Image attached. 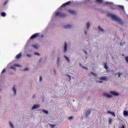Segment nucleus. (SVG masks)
<instances>
[{
	"label": "nucleus",
	"instance_id": "f257e3e1",
	"mask_svg": "<svg viewBox=\"0 0 128 128\" xmlns=\"http://www.w3.org/2000/svg\"><path fill=\"white\" fill-rule=\"evenodd\" d=\"M108 16L109 18H110L113 20H115V22H118L120 24H124V22L122 21V19L120 17H118L115 14H108Z\"/></svg>",
	"mask_w": 128,
	"mask_h": 128
},
{
	"label": "nucleus",
	"instance_id": "f03ea898",
	"mask_svg": "<svg viewBox=\"0 0 128 128\" xmlns=\"http://www.w3.org/2000/svg\"><path fill=\"white\" fill-rule=\"evenodd\" d=\"M55 16H59L60 18H64L66 16V14L64 13H62L60 12H56Z\"/></svg>",
	"mask_w": 128,
	"mask_h": 128
},
{
	"label": "nucleus",
	"instance_id": "7ed1b4c3",
	"mask_svg": "<svg viewBox=\"0 0 128 128\" xmlns=\"http://www.w3.org/2000/svg\"><path fill=\"white\" fill-rule=\"evenodd\" d=\"M112 2H106L105 4H112L111 6L112 10H118V6L112 4Z\"/></svg>",
	"mask_w": 128,
	"mask_h": 128
},
{
	"label": "nucleus",
	"instance_id": "20e7f679",
	"mask_svg": "<svg viewBox=\"0 0 128 128\" xmlns=\"http://www.w3.org/2000/svg\"><path fill=\"white\" fill-rule=\"evenodd\" d=\"M40 36V33H36L32 35L30 38V40H34V38H38Z\"/></svg>",
	"mask_w": 128,
	"mask_h": 128
},
{
	"label": "nucleus",
	"instance_id": "39448f33",
	"mask_svg": "<svg viewBox=\"0 0 128 128\" xmlns=\"http://www.w3.org/2000/svg\"><path fill=\"white\" fill-rule=\"evenodd\" d=\"M91 112H92V110H86L84 114V116H86V118H88V116H90V114Z\"/></svg>",
	"mask_w": 128,
	"mask_h": 128
},
{
	"label": "nucleus",
	"instance_id": "423d86ee",
	"mask_svg": "<svg viewBox=\"0 0 128 128\" xmlns=\"http://www.w3.org/2000/svg\"><path fill=\"white\" fill-rule=\"evenodd\" d=\"M103 96L105 98H112V95L111 94H110L106 92H104L103 94Z\"/></svg>",
	"mask_w": 128,
	"mask_h": 128
},
{
	"label": "nucleus",
	"instance_id": "0eeeda50",
	"mask_svg": "<svg viewBox=\"0 0 128 128\" xmlns=\"http://www.w3.org/2000/svg\"><path fill=\"white\" fill-rule=\"evenodd\" d=\"M71 4H72V1L68 2L66 3L63 4L62 5L61 8H64V6H70Z\"/></svg>",
	"mask_w": 128,
	"mask_h": 128
},
{
	"label": "nucleus",
	"instance_id": "6e6552de",
	"mask_svg": "<svg viewBox=\"0 0 128 128\" xmlns=\"http://www.w3.org/2000/svg\"><path fill=\"white\" fill-rule=\"evenodd\" d=\"M68 14H72V15L76 14V10H72V9H69L68 10Z\"/></svg>",
	"mask_w": 128,
	"mask_h": 128
},
{
	"label": "nucleus",
	"instance_id": "1a4fd4ad",
	"mask_svg": "<svg viewBox=\"0 0 128 128\" xmlns=\"http://www.w3.org/2000/svg\"><path fill=\"white\" fill-rule=\"evenodd\" d=\"M110 94L112 96H120V94H118V92H114V91H111L110 92Z\"/></svg>",
	"mask_w": 128,
	"mask_h": 128
},
{
	"label": "nucleus",
	"instance_id": "9d476101",
	"mask_svg": "<svg viewBox=\"0 0 128 128\" xmlns=\"http://www.w3.org/2000/svg\"><path fill=\"white\" fill-rule=\"evenodd\" d=\"M100 80H104L105 82H106L107 80H108V77H106V76H104L100 78Z\"/></svg>",
	"mask_w": 128,
	"mask_h": 128
},
{
	"label": "nucleus",
	"instance_id": "9b49d317",
	"mask_svg": "<svg viewBox=\"0 0 128 128\" xmlns=\"http://www.w3.org/2000/svg\"><path fill=\"white\" fill-rule=\"evenodd\" d=\"M22 53H19L16 56V60H20V58H22Z\"/></svg>",
	"mask_w": 128,
	"mask_h": 128
},
{
	"label": "nucleus",
	"instance_id": "f8f14e48",
	"mask_svg": "<svg viewBox=\"0 0 128 128\" xmlns=\"http://www.w3.org/2000/svg\"><path fill=\"white\" fill-rule=\"evenodd\" d=\"M63 28H72V26L70 24H68V25L64 26Z\"/></svg>",
	"mask_w": 128,
	"mask_h": 128
},
{
	"label": "nucleus",
	"instance_id": "ddd939ff",
	"mask_svg": "<svg viewBox=\"0 0 128 128\" xmlns=\"http://www.w3.org/2000/svg\"><path fill=\"white\" fill-rule=\"evenodd\" d=\"M68 50V44L66 42L64 43V52H66Z\"/></svg>",
	"mask_w": 128,
	"mask_h": 128
},
{
	"label": "nucleus",
	"instance_id": "4468645a",
	"mask_svg": "<svg viewBox=\"0 0 128 128\" xmlns=\"http://www.w3.org/2000/svg\"><path fill=\"white\" fill-rule=\"evenodd\" d=\"M118 6V8L119 10H124V6L118 5V6Z\"/></svg>",
	"mask_w": 128,
	"mask_h": 128
},
{
	"label": "nucleus",
	"instance_id": "2eb2a0df",
	"mask_svg": "<svg viewBox=\"0 0 128 128\" xmlns=\"http://www.w3.org/2000/svg\"><path fill=\"white\" fill-rule=\"evenodd\" d=\"M40 108V105L38 104H34L32 108V110H36V108Z\"/></svg>",
	"mask_w": 128,
	"mask_h": 128
},
{
	"label": "nucleus",
	"instance_id": "dca6fc26",
	"mask_svg": "<svg viewBox=\"0 0 128 128\" xmlns=\"http://www.w3.org/2000/svg\"><path fill=\"white\" fill-rule=\"evenodd\" d=\"M92 76H95V78H96V76H98V74L94 73L93 72H90V74H88V76H92Z\"/></svg>",
	"mask_w": 128,
	"mask_h": 128
},
{
	"label": "nucleus",
	"instance_id": "f3484780",
	"mask_svg": "<svg viewBox=\"0 0 128 128\" xmlns=\"http://www.w3.org/2000/svg\"><path fill=\"white\" fill-rule=\"evenodd\" d=\"M12 90L14 92V94H16V86H14L12 88Z\"/></svg>",
	"mask_w": 128,
	"mask_h": 128
},
{
	"label": "nucleus",
	"instance_id": "a211bd4d",
	"mask_svg": "<svg viewBox=\"0 0 128 128\" xmlns=\"http://www.w3.org/2000/svg\"><path fill=\"white\" fill-rule=\"evenodd\" d=\"M104 68L105 70H108V64L107 63H104Z\"/></svg>",
	"mask_w": 128,
	"mask_h": 128
},
{
	"label": "nucleus",
	"instance_id": "6ab92c4d",
	"mask_svg": "<svg viewBox=\"0 0 128 128\" xmlns=\"http://www.w3.org/2000/svg\"><path fill=\"white\" fill-rule=\"evenodd\" d=\"M96 2L98 4H102V0H96Z\"/></svg>",
	"mask_w": 128,
	"mask_h": 128
},
{
	"label": "nucleus",
	"instance_id": "aec40b11",
	"mask_svg": "<svg viewBox=\"0 0 128 128\" xmlns=\"http://www.w3.org/2000/svg\"><path fill=\"white\" fill-rule=\"evenodd\" d=\"M98 30H100V32H104V29L100 28V26H98Z\"/></svg>",
	"mask_w": 128,
	"mask_h": 128
},
{
	"label": "nucleus",
	"instance_id": "412c9836",
	"mask_svg": "<svg viewBox=\"0 0 128 128\" xmlns=\"http://www.w3.org/2000/svg\"><path fill=\"white\" fill-rule=\"evenodd\" d=\"M42 112H44V114H48V112L44 110H42Z\"/></svg>",
	"mask_w": 128,
	"mask_h": 128
},
{
	"label": "nucleus",
	"instance_id": "4be33fe9",
	"mask_svg": "<svg viewBox=\"0 0 128 128\" xmlns=\"http://www.w3.org/2000/svg\"><path fill=\"white\" fill-rule=\"evenodd\" d=\"M124 116H128V112L126 110L124 111Z\"/></svg>",
	"mask_w": 128,
	"mask_h": 128
},
{
	"label": "nucleus",
	"instance_id": "5701e85b",
	"mask_svg": "<svg viewBox=\"0 0 128 128\" xmlns=\"http://www.w3.org/2000/svg\"><path fill=\"white\" fill-rule=\"evenodd\" d=\"M86 26H87L86 28L87 30H88V28H90V22H88L86 24Z\"/></svg>",
	"mask_w": 128,
	"mask_h": 128
},
{
	"label": "nucleus",
	"instance_id": "b1692460",
	"mask_svg": "<svg viewBox=\"0 0 128 128\" xmlns=\"http://www.w3.org/2000/svg\"><path fill=\"white\" fill-rule=\"evenodd\" d=\"M1 16H4V17L6 16V12H2L1 13Z\"/></svg>",
	"mask_w": 128,
	"mask_h": 128
},
{
	"label": "nucleus",
	"instance_id": "393cba45",
	"mask_svg": "<svg viewBox=\"0 0 128 128\" xmlns=\"http://www.w3.org/2000/svg\"><path fill=\"white\" fill-rule=\"evenodd\" d=\"M9 124H10V128H14V124H12V123L11 122H10Z\"/></svg>",
	"mask_w": 128,
	"mask_h": 128
},
{
	"label": "nucleus",
	"instance_id": "a878e982",
	"mask_svg": "<svg viewBox=\"0 0 128 128\" xmlns=\"http://www.w3.org/2000/svg\"><path fill=\"white\" fill-rule=\"evenodd\" d=\"M10 68L11 70H16V66H12L10 67Z\"/></svg>",
	"mask_w": 128,
	"mask_h": 128
},
{
	"label": "nucleus",
	"instance_id": "bb28decb",
	"mask_svg": "<svg viewBox=\"0 0 128 128\" xmlns=\"http://www.w3.org/2000/svg\"><path fill=\"white\" fill-rule=\"evenodd\" d=\"M68 120H74V117L72 116H71L69 117Z\"/></svg>",
	"mask_w": 128,
	"mask_h": 128
},
{
	"label": "nucleus",
	"instance_id": "cd10ccee",
	"mask_svg": "<svg viewBox=\"0 0 128 128\" xmlns=\"http://www.w3.org/2000/svg\"><path fill=\"white\" fill-rule=\"evenodd\" d=\"M32 46H34V48H38V45H33Z\"/></svg>",
	"mask_w": 128,
	"mask_h": 128
},
{
	"label": "nucleus",
	"instance_id": "c85d7f7f",
	"mask_svg": "<svg viewBox=\"0 0 128 128\" xmlns=\"http://www.w3.org/2000/svg\"><path fill=\"white\" fill-rule=\"evenodd\" d=\"M118 78H120V76H122V74L120 72H118Z\"/></svg>",
	"mask_w": 128,
	"mask_h": 128
},
{
	"label": "nucleus",
	"instance_id": "c756f323",
	"mask_svg": "<svg viewBox=\"0 0 128 128\" xmlns=\"http://www.w3.org/2000/svg\"><path fill=\"white\" fill-rule=\"evenodd\" d=\"M34 54H35V56H40V53L38 52H34Z\"/></svg>",
	"mask_w": 128,
	"mask_h": 128
},
{
	"label": "nucleus",
	"instance_id": "7c9ffc66",
	"mask_svg": "<svg viewBox=\"0 0 128 128\" xmlns=\"http://www.w3.org/2000/svg\"><path fill=\"white\" fill-rule=\"evenodd\" d=\"M112 119L111 118H110L108 121L109 124H112Z\"/></svg>",
	"mask_w": 128,
	"mask_h": 128
},
{
	"label": "nucleus",
	"instance_id": "2f4dec72",
	"mask_svg": "<svg viewBox=\"0 0 128 128\" xmlns=\"http://www.w3.org/2000/svg\"><path fill=\"white\" fill-rule=\"evenodd\" d=\"M110 114H112L114 116H116V114H114V112H111Z\"/></svg>",
	"mask_w": 128,
	"mask_h": 128
},
{
	"label": "nucleus",
	"instance_id": "473e14b6",
	"mask_svg": "<svg viewBox=\"0 0 128 128\" xmlns=\"http://www.w3.org/2000/svg\"><path fill=\"white\" fill-rule=\"evenodd\" d=\"M125 60L126 62H128V56L125 57Z\"/></svg>",
	"mask_w": 128,
	"mask_h": 128
},
{
	"label": "nucleus",
	"instance_id": "72a5a7b5",
	"mask_svg": "<svg viewBox=\"0 0 128 128\" xmlns=\"http://www.w3.org/2000/svg\"><path fill=\"white\" fill-rule=\"evenodd\" d=\"M126 43L124 42H121L120 43V46H124V44Z\"/></svg>",
	"mask_w": 128,
	"mask_h": 128
},
{
	"label": "nucleus",
	"instance_id": "f704fd0d",
	"mask_svg": "<svg viewBox=\"0 0 128 128\" xmlns=\"http://www.w3.org/2000/svg\"><path fill=\"white\" fill-rule=\"evenodd\" d=\"M60 57H58V61H57V62L58 64L60 62Z\"/></svg>",
	"mask_w": 128,
	"mask_h": 128
},
{
	"label": "nucleus",
	"instance_id": "c9c22d12",
	"mask_svg": "<svg viewBox=\"0 0 128 128\" xmlns=\"http://www.w3.org/2000/svg\"><path fill=\"white\" fill-rule=\"evenodd\" d=\"M26 56H27L28 58H30V56H32V54H26Z\"/></svg>",
	"mask_w": 128,
	"mask_h": 128
},
{
	"label": "nucleus",
	"instance_id": "e433bc0d",
	"mask_svg": "<svg viewBox=\"0 0 128 128\" xmlns=\"http://www.w3.org/2000/svg\"><path fill=\"white\" fill-rule=\"evenodd\" d=\"M4 72H6V68H4L2 72V74H4Z\"/></svg>",
	"mask_w": 128,
	"mask_h": 128
},
{
	"label": "nucleus",
	"instance_id": "4c0bfd02",
	"mask_svg": "<svg viewBox=\"0 0 128 128\" xmlns=\"http://www.w3.org/2000/svg\"><path fill=\"white\" fill-rule=\"evenodd\" d=\"M50 126H52V128H54V126H56V125L52 124H50Z\"/></svg>",
	"mask_w": 128,
	"mask_h": 128
},
{
	"label": "nucleus",
	"instance_id": "58836bf2",
	"mask_svg": "<svg viewBox=\"0 0 128 128\" xmlns=\"http://www.w3.org/2000/svg\"><path fill=\"white\" fill-rule=\"evenodd\" d=\"M64 57L66 59V60H70V59H68V58L66 56H64Z\"/></svg>",
	"mask_w": 128,
	"mask_h": 128
},
{
	"label": "nucleus",
	"instance_id": "ea45409f",
	"mask_svg": "<svg viewBox=\"0 0 128 128\" xmlns=\"http://www.w3.org/2000/svg\"><path fill=\"white\" fill-rule=\"evenodd\" d=\"M40 82H42V76H40Z\"/></svg>",
	"mask_w": 128,
	"mask_h": 128
},
{
	"label": "nucleus",
	"instance_id": "a19ab883",
	"mask_svg": "<svg viewBox=\"0 0 128 128\" xmlns=\"http://www.w3.org/2000/svg\"><path fill=\"white\" fill-rule=\"evenodd\" d=\"M24 70L26 71V70H28V68H26L24 69Z\"/></svg>",
	"mask_w": 128,
	"mask_h": 128
},
{
	"label": "nucleus",
	"instance_id": "79ce46f5",
	"mask_svg": "<svg viewBox=\"0 0 128 128\" xmlns=\"http://www.w3.org/2000/svg\"><path fill=\"white\" fill-rule=\"evenodd\" d=\"M15 66H19V67H20V65H18V64H16L15 65Z\"/></svg>",
	"mask_w": 128,
	"mask_h": 128
},
{
	"label": "nucleus",
	"instance_id": "37998d69",
	"mask_svg": "<svg viewBox=\"0 0 128 128\" xmlns=\"http://www.w3.org/2000/svg\"><path fill=\"white\" fill-rule=\"evenodd\" d=\"M8 4V1H6L4 4L6 6V4Z\"/></svg>",
	"mask_w": 128,
	"mask_h": 128
},
{
	"label": "nucleus",
	"instance_id": "c03bdc74",
	"mask_svg": "<svg viewBox=\"0 0 128 128\" xmlns=\"http://www.w3.org/2000/svg\"><path fill=\"white\" fill-rule=\"evenodd\" d=\"M67 76H68V78H69L70 80V75H67Z\"/></svg>",
	"mask_w": 128,
	"mask_h": 128
},
{
	"label": "nucleus",
	"instance_id": "a18cd8bd",
	"mask_svg": "<svg viewBox=\"0 0 128 128\" xmlns=\"http://www.w3.org/2000/svg\"><path fill=\"white\" fill-rule=\"evenodd\" d=\"M112 112H110V111H108L107 112V114H111Z\"/></svg>",
	"mask_w": 128,
	"mask_h": 128
},
{
	"label": "nucleus",
	"instance_id": "49530a36",
	"mask_svg": "<svg viewBox=\"0 0 128 128\" xmlns=\"http://www.w3.org/2000/svg\"><path fill=\"white\" fill-rule=\"evenodd\" d=\"M88 34V32L86 31H85V34Z\"/></svg>",
	"mask_w": 128,
	"mask_h": 128
},
{
	"label": "nucleus",
	"instance_id": "de8ad7c7",
	"mask_svg": "<svg viewBox=\"0 0 128 128\" xmlns=\"http://www.w3.org/2000/svg\"><path fill=\"white\" fill-rule=\"evenodd\" d=\"M36 98V96L34 95V96H33L32 98Z\"/></svg>",
	"mask_w": 128,
	"mask_h": 128
},
{
	"label": "nucleus",
	"instance_id": "09e8293b",
	"mask_svg": "<svg viewBox=\"0 0 128 128\" xmlns=\"http://www.w3.org/2000/svg\"><path fill=\"white\" fill-rule=\"evenodd\" d=\"M42 62V59H40L39 62Z\"/></svg>",
	"mask_w": 128,
	"mask_h": 128
},
{
	"label": "nucleus",
	"instance_id": "8fccbe9b",
	"mask_svg": "<svg viewBox=\"0 0 128 128\" xmlns=\"http://www.w3.org/2000/svg\"><path fill=\"white\" fill-rule=\"evenodd\" d=\"M100 82V84H102V82L100 81V82Z\"/></svg>",
	"mask_w": 128,
	"mask_h": 128
},
{
	"label": "nucleus",
	"instance_id": "3c124183",
	"mask_svg": "<svg viewBox=\"0 0 128 128\" xmlns=\"http://www.w3.org/2000/svg\"><path fill=\"white\" fill-rule=\"evenodd\" d=\"M84 52L85 54H86V51H84Z\"/></svg>",
	"mask_w": 128,
	"mask_h": 128
},
{
	"label": "nucleus",
	"instance_id": "603ef678",
	"mask_svg": "<svg viewBox=\"0 0 128 128\" xmlns=\"http://www.w3.org/2000/svg\"><path fill=\"white\" fill-rule=\"evenodd\" d=\"M84 68H86V67H84Z\"/></svg>",
	"mask_w": 128,
	"mask_h": 128
},
{
	"label": "nucleus",
	"instance_id": "864d4df0",
	"mask_svg": "<svg viewBox=\"0 0 128 128\" xmlns=\"http://www.w3.org/2000/svg\"><path fill=\"white\" fill-rule=\"evenodd\" d=\"M126 0V2H128V0Z\"/></svg>",
	"mask_w": 128,
	"mask_h": 128
}]
</instances>
